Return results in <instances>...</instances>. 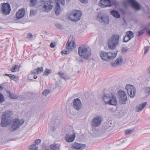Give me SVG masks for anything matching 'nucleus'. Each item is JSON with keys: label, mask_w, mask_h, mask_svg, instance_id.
<instances>
[{"label": "nucleus", "mask_w": 150, "mask_h": 150, "mask_svg": "<svg viewBox=\"0 0 150 150\" xmlns=\"http://www.w3.org/2000/svg\"><path fill=\"white\" fill-rule=\"evenodd\" d=\"M41 142V140L40 139H36L35 142L34 144L35 145H37L39 144Z\"/></svg>", "instance_id": "40"}, {"label": "nucleus", "mask_w": 150, "mask_h": 150, "mask_svg": "<svg viewBox=\"0 0 150 150\" xmlns=\"http://www.w3.org/2000/svg\"><path fill=\"white\" fill-rule=\"evenodd\" d=\"M11 115V112L10 111H6L3 113L1 122V126L3 127H6L10 122V117Z\"/></svg>", "instance_id": "7"}, {"label": "nucleus", "mask_w": 150, "mask_h": 150, "mask_svg": "<svg viewBox=\"0 0 150 150\" xmlns=\"http://www.w3.org/2000/svg\"><path fill=\"white\" fill-rule=\"evenodd\" d=\"M35 11L33 10H31L30 14V16H33L34 14Z\"/></svg>", "instance_id": "51"}, {"label": "nucleus", "mask_w": 150, "mask_h": 150, "mask_svg": "<svg viewBox=\"0 0 150 150\" xmlns=\"http://www.w3.org/2000/svg\"><path fill=\"white\" fill-rule=\"evenodd\" d=\"M97 19L100 23L108 24L109 21L108 16L103 13H99L97 17Z\"/></svg>", "instance_id": "10"}, {"label": "nucleus", "mask_w": 150, "mask_h": 150, "mask_svg": "<svg viewBox=\"0 0 150 150\" xmlns=\"http://www.w3.org/2000/svg\"><path fill=\"white\" fill-rule=\"evenodd\" d=\"M27 38L28 39L31 38L33 37V35L31 33H29L27 35Z\"/></svg>", "instance_id": "48"}, {"label": "nucleus", "mask_w": 150, "mask_h": 150, "mask_svg": "<svg viewBox=\"0 0 150 150\" xmlns=\"http://www.w3.org/2000/svg\"><path fill=\"white\" fill-rule=\"evenodd\" d=\"M100 55L101 59L103 61L107 62H110L116 57L117 54L115 52H101L100 53Z\"/></svg>", "instance_id": "5"}, {"label": "nucleus", "mask_w": 150, "mask_h": 150, "mask_svg": "<svg viewBox=\"0 0 150 150\" xmlns=\"http://www.w3.org/2000/svg\"><path fill=\"white\" fill-rule=\"evenodd\" d=\"M2 28H1V27H0V29H1Z\"/></svg>", "instance_id": "60"}, {"label": "nucleus", "mask_w": 150, "mask_h": 150, "mask_svg": "<svg viewBox=\"0 0 150 150\" xmlns=\"http://www.w3.org/2000/svg\"><path fill=\"white\" fill-rule=\"evenodd\" d=\"M119 35L117 34H114L108 39L107 43L108 47L113 49L115 48L119 43Z\"/></svg>", "instance_id": "4"}, {"label": "nucleus", "mask_w": 150, "mask_h": 150, "mask_svg": "<svg viewBox=\"0 0 150 150\" xmlns=\"http://www.w3.org/2000/svg\"><path fill=\"white\" fill-rule=\"evenodd\" d=\"M144 48L145 50L144 54H145L147 53V52L148 51L149 48V46H147L146 47H145Z\"/></svg>", "instance_id": "43"}, {"label": "nucleus", "mask_w": 150, "mask_h": 150, "mask_svg": "<svg viewBox=\"0 0 150 150\" xmlns=\"http://www.w3.org/2000/svg\"><path fill=\"white\" fill-rule=\"evenodd\" d=\"M24 122L23 120L15 119L11 122L9 127V129L11 132L16 130L18 129Z\"/></svg>", "instance_id": "8"}, {"label": "nucleus", "mask_w": 150, "mask_h": 150, "mask_svg": "<svg viewBox=\"0 0 150 150\" xmlns=\"http://www.w3.org/2000/svg\"><path fill=\"white\" fill-rule=\"evenodd\" d=\"M39 7L41 11L48 12L53 7V1L52 0H42L40 3Z\"/></svg>", "instance_id": "2"}, {"label": "nucleus", "mask_w": 150, "mask_h": 150, "mask_svg": "<svg viewBox=\"0 0 150 150\" xmlns=\"http://www.w3.org/2000/svg\"><path fill=\"white\" fill-rule=\"evenodd\" d=\"M76 60L77 62L81 63H83V61L81 58L79 57L77 58Z\"/></svg>", "instance_id": "44"}, {"label": "nucleus", "mask_w": 150, "mask_h": 150, "mask_svg": "<svg viewBox=\"0 0 150 150\" xmlns=\"http://www.w3.org/2000/svg\"><path fill=\"white\" fill-rule=\"evenodd\" d=\"M133 131L132 129H127L125 131V134L126 135H129L133 132Z\"/></svg>", "instance_id": "36"}, {"label": "nucleus", "mask_w": 150, "mask_h": 150, "mask_svg": "<svg viewBox=\"0 0 150 150\" xmlns=\"http://www.w3.org/2000/svg\"><path fill=\"white\" fill-rule=\"evenodd\" d=\"M11 75V74H5V75L7 76H8L9 77H10L11 76H10L9 75Z\"/></svg>", "instance_id": "55"}, {"label": "nucleus", "mask_w": 150, "mask_h": 150, "mask_svg": "<svg viewBox=\"0 0 150 150\" xmlns=\"http://www.w3.org/2000/svg\"><path fill=\"white\" fill-rule=\"evenodd\" d=\"M9 75L10 76H11L10 78L11 79L15 81H18V80L19 78L18 77L13 74L10 75Z\"/></svg>", "instance_id": "33"}, {"label": "nucleus", "mask_w": 150, "mask_h": 150, "mask_svg": "<svg viewBox=\"0 0 150 150\" xmlns=\"http://www.w3.org/2000/svg\"><path fill=\"white\" fill-rule=\"evenodd\" d=\"M51 71V70L50 69H46L45 70V73H44V74L46 76H47L48 74L50 73Z\"/></svg>", "instance_id": "38"}, {"label": "nucleus", "mask_w": 150, "mask_h": 150, "mask_svg": "<svg viewBox=\"0 0 150 150\" xmlns=\"http://www.w3.org/2000/svg\"><path fill=\"white\" fill-rule=\"evenodd\" d=\"M149 26H150V23H149Z\"/></svg>", "instance_id": "59"}, {"label": "nucleus", "mask_w": 150, "mask_h": 150, "mask_svg": "<svg viewBox=\"0 0 150 150\" xmlns=\"http://www.w3.org/2000/svg\"><path fill=\"white\" fill-rule=\"evenodd\" d=\"M7 93L8 94V96L11 98L16 99L17 98L16 96L14 95L12 93H11L10 91H7Z\"/></svg>", "instance_id": "30"}, {"label": "nucleus", "mask_w": 150, "mask_h": 150, "mask_svg": "<svg viewBox=\"0 0 150 150\" xmlns=\"http://www.w3.org/2000/svg\"><path fill=\"white\" fill-rule=\"evenodd\" d=\"M102 117L100 115H97L93 117L91 121L92 127H95L99 126L102 122Z\"/></svg>", "instance_id": "11"}, {"label": "nucleus", "mask_w": 150, "mask_h": 150, "mask_svg": "<svg viewBox=\"0 0 150 150\" xmlns=\"http://www.w3.org/2000/svg\"><path fill=\"white\" fill-rule=\"evenodd\" d=\"M109 124L111 125H109V122L107 124V125L108 126H109L108 127V129H109V130L110 129H113V125L110 122Z\"/></svg>", "instance_id": "42"}, {"label": "nucleus", "mask_w": 150, "mask_h": 150, "mask_svg": "<svg viewBox=\"0 0 150 150\" xmlns=\"http://www.w3.org/2000/svg\"><path fill=\"white\" fill-rule=\"evenodd\" d=\"M80 1L83 3H86V0H80Z\"/></svg>", "instance_id": "52"}, {"label": "nucleus", "mask_w": 150, "mask_h": 150, "mask_svg": "<svg viewBox=\"0 0 150 150\" xmlns=\"http://www.w3.org/2000/svg\"><path fill=\"white\" fill-rule=\"evenodd\" d=\"M19 69H18V66L16 65H14L13 66L12 68L11 69V71L13 72H15L17 70L18 71Z\"/></svg>", "instance_id": "35"}, {"label": "nucleus", "mask_w": 150, "mask_h": 150, "mask_svg": "<svg viewBox=\"0 0 150 150\" xmlns=\"http://www.w3.org/2000/svg\"><path fill=\"white\" fill-rule=\"evenodd\" d=\"M43 71L42 67L38 68L35 69L33 71L32 74H38L42 72Z\"/></svg>", "instance_id": "25"}, {"label": "nucleus", "mask_w": 150, "mask_h": 150, "mask_svg": "<svg viewBox=\"0 0 150 150\" xmlns=\"http://www.w3.org/2000/svg\"><path fill=\"white\" fill-rule=\"evenodd\" d=\"M127 50H128L127 48L123 47H122L121 51L122 53H125L127 52Z\"/></svg>", "instance_id": "41"}, {"label": "nucleus", "mask_w": 150, "mask_h": 150, "mask_svg": "<svg viewBox=\"0 0 150 150\" xmlns=\"http://www.w3.org/2000/svg\"><path fill=\"white\" fill-rule=\"evenodd\" d=\"M25 15V11L24 8L19 9L16 13V18L19 20L23 18Z\"/></svg>", "instance_id": "19"}, {"label": "nucleus", "mask_w": 150, "mask_h": 150, "mask_svg": "<svg viewBox=\"0 0 150 150\" xmlns=\"http://www.w3.org/2000/svg\"><path fill=\"white\" fill-rule=\"evenodd\" d=\"M102 99L106 104L115 105L117 104L116 98L113 95L105 94L102 97Z\"/></svg>", "instance_id": "6"}, {"label": "nucleus", "mask_w": 150, "mask_h": 150, "mask_svg": "<svg viewBox=\"0 0 150 150\" xmlns=\"http://www.w3.org/2000/svg\"><path fill=\"white\" fill-rule=\"evenodd\" d=\"M82 15V13L81 11L75 10L70 12L68 18L72 21H77L80 19Z\"/></svg>", "instance_id": "9"}, {"label": "nucleus", "mask_w": 150, "mask_h": 150, "mask_svg": "<svg viewBox=\"0 0 150 150\" xmlns=\"http://www.w3.org/2000/svg\"><path fill=\"white\" fill-rule=\"evenodd\" d=\"M86 146L85 144L74 143L72 144L71 147L73 149L81 150L84 149Z\"/></svg>", "instance_id": "20"}, {"label": "nucleus", "mask_w": 150, "mask_h": 150, "mask_svg": "<svg viewBox=\"0 0 150 150\" xmlns=\"http://www.w3.org/2000/svg\"><path fill=\"white\" fill-rule=\"evenodd\" d=\"M78 52L81 58L85 59L89 58L91 55V50L89 47L84 45L79 47Z\"/></svg>", "instance_id": "1"}, {"label": "nucleus", "mask_w": 150, "mask_h": 150, "mask_svg": "<svg viewBox=\"0 0 150 150\" xmlns=\"http://www.w3.org/2000/svg\"><path fill=\"white\" fill-rule=\"evenodd\" d=\"M30 1V6H34L37 3L38 0H29Z\"/></svg>", "instance_id": "34"}, {"label": "nucleus", "mask_w": 150, "mask_h": 150, "mask_svg": "<svg viewBox=\"0 0 150 150\" xmlns=\"http://www.w3.org/2000/svg\"><path fill=\"white\" fill-rule=\"evenodd\" d=\"M76 47V45L74 41L73 37L70 36L65 46L66 50H63L62 51V54L65 55L69 54L70 52L75 48Z\"/></svg>", "instance_id": "3"}, {"label": "nucleus", "mask_w": 150, "mask_h": 150, "mask_svg": "<svg viewBox=\"0 0 150 150\" xmlns=\"http://www.w3.org/2000/svg\"><path fill=\"white\" fill-rule=\"evenodd\" d=\"M148 33L149 35H150V30L148 31Z\"/></svg>", "instance_id": "58"}, {"label": "nucleus", "mask_w": 150, "mask_h": 150, "mask_svg": "<svg viewBox=\"0 0 150 150\" xmlns=\"http://www.w3.org/2000/svg\"><path fill=\"white\" fill-rule=\"evenodd\" d=\"M29 149L30 150H37L38 149V146L33 144L29 146Z\"/></svg>", "instance_id": "31"}, {"label": "nucleus", "mask_w": 150, "mask_h": 150, "mask_svg": "<svg viewBox=\"0 0 150 150\" xmlns=\"http://www.w3.org/2000/svg\"><path fill=\"white\" fill-rule=\"evenodd\" d=\"M111 14L114 17L118 18L120 17V15L118 11L115 10H113L110 11Z\"/></svg>", "instance_id": "24"}, {"label": "nucleus", "mask_w": 150, "mask_h": 150, "mask_svg": "<svg viewBox=\"0 0 150 150\" xmlns=\"http://www.w3.org/2000/svg\"><path fill=\"white\" fill-rule=\"evenodd\" d=\"M33 78L35 79H36L37 78V76L36 75H34Z\"/></svg>", "instance_id": "53"}, {"label": "nucleus", "mask_w": 150, "mask_h": 150, "mask_svg": "<svg viewBox=\"0 0 150 150\" xmlns=\"http://www.w3.org/2000/svg\"><path fill=\"white\" fill-rule=\"evenodd\" d=\"M147 103L146 102H144L142 104L137 105L135 108L136 111L139 112L141 111L145 107Z\"/></svg>", "instance_id": "22"}, {"label": "nucleus", "mask_w": 150, "mask_h": 150, "mask_svg": "<svg viewBox=\"0 0 150 150\" xmlns=\"http://www.w3.org/2000/svg\"><path fill=\"white\" fill-rule=\"evenodd\" d=\"M55 26L58 28H62V25L59 24H55Z\"/></svg>", "instance_id": "50"}, {"label": "nucleus", "mask_w": 150, "mask_h": 150, "mask_svg": "<svg viewBox=\"0 0 150 150\" xmlns=\"http://www.w3.org/2000/svg\"><path fill=\"white\" fill-rule=\"evenodd\" d=\"M148 72L150 74V67L148 69Z\"/></svg>", "instance_id": "54"}, {"label": "nucleus", "mask_w": 150, "mask_h": 150, "mask_svg": "<svg viewBox=\"0 0 150 150\" xmlns=\"http://www.w3.org/2000/svg\"><path fill=\"white\" fill-rule=\"evenodd\" d=\"M99 5L102 8L110 6L111 5V2L110 0H100L99 3Z\"/></svg>", "instance_id": "18"}, {"label": "nucleus", "mask_w": 150, "mask_h": 150, "mask_svg": "<svg viewBox=\"0 0 150 150\" xmlns=\"http://www.w3.org/2000/svg\"><path fill=\"white\" fill-rule=\"evenodd\" d=\"M126 35L129 38L130 40L133 37L134 34L131 31L127 32L126 33Z\"/></svg>", "instance_id": "26"}, {"label": "nucleus", "mask_w": 150, "mask_h": 150, "mask_svg": "<svg viewBox=\"0 0 150 150\" xmlns=\"http://www.w3.org/2000/svg\"><path fill=\"white\" fill-rule=\"evenodd\" d=\"M50 91L49 90L46 89L43 92V95L45 96H46L48 94L50 93Z\"/></svg>", "instance_id": "37"}, {"label": "nucleus", "mask_w": 150, "mask_h": 150, "mask_svg": "<svg viewBox=\"0 0 150 150\" xmlns=\"http://www.w3.org/2000/svg\"><path fill=\"white\" fill-rule=\"evenodd\" d=\"M117 95L120 101L123 104L125 103V101L127 100V95L125 93L122 91H119L117 92Z\"/></svg>", "instance_id": "13"}, {"label": "nucleus", "mask_w": 150, "mask_h": 150, "mask_svg": "<svg viewBox=\"0 0 150 150\" xmlns=\"http://www.w3.org/2000/svg\"><path fill=\"white\" fill-rule=\"evenodd\" d=\"M56 1H58V2H60L61 4L64 5L65 4L64 0H56Z\"/></svg>", "instance_id": "45"}, {"label": "nucleus", "mask_w": 150, "mask_h": 150, "mask_svg": "<svg viewBox=\"0 0 150 150\" xmlns=\"http://www.w3.org/2000/svg\"><path fill=\"white\" fill-rule=\"evenodd\" d=\"M73 106L77 110H80L81 107V103L79 98H76L74 100L73 102Z\"/></svg>", "instance_id": "17"}, {"label": "nucleus", "mask_w": 150, "mask_h": 150, "mask_svg": "<svg viewBox=\"0 0 150 150\" xmlns=\"http://www.w3.org/2000/svg\"><path fill=\"white\" fill-rule=\"evenodd\" d=\"M55 46V43H51L50 44V47L51 48H54Z\"/></svg>", "instance_id": "49"}, {"label": "nucleus", "mask_w": 150, "mask_h": 150, "mask_svg": "<svg viewBox=\"0 0 150 150\" xmlns=\"http://www.w3.org/2000/svg\"><path fill=\"white\" fill-rule=\"evenodd\" d=\"M145 94L148 96L150 94V87H147L144 89V90Z\"/></svg>", "instance_id": "28"}, {"label": "nucleus", "mask_w": 150, "mask_h": 150, "mask_svg": "<svg viewBox=\"0 0 150 150\" xmlns=\"http://www.w3.org/2000/svg\"><path fill=\"white\" fill-rule=\"evenodd\" d=\"M127 2L130 4L136 10H139L141 8L139 3L135 0H126Z\"/></svg>", "instance_id": "15"}, {"label": "nucleus", "mask_w": 150, "mask_h": 150, "mask_svg": "<svg viewBox=\"0 0 150 150\" xmlns=\"http://www.w3.org/2000/svg\"><path fill=\"white\" fill-rule=\"evenodd\" d=\"M11 10L10 6L8 4L6 3L2 5L1 11L3 13L6 14H9Z\"/></svg>", "instance_id": "16"}, {"label": "nucleus", "mask_w": 150, "mask_h": 150, "mask_svg": "<svg viewBox=\"0 0 150 150\" xmlns=\"http://www.w3.org/2000/svg\"><path fill=\"white\" fill-rule=\"evenodd\" d=\"M58 146L57 144H53L51 145L50 148L52 150H57Z\"/></svg>", "instance_id": "32"}, {"label": "nucleus", "mask_w": 150, "mask_h": 150, "mask_svg": "<svg viewBox=\"0 0 150 150\" xmlns=\"http://www.w3.org/2000/svg\"><path fill=\"white\" fill-rule=\"evenodd\" d=\"M124 5L126 7H127V4H126L125 2L124 3Z\"/></svg>", "instance_id": "57"}, {"label": "nucleus", "mask_w": 150, "mask_h": 150, "mask_svg": "<svg viewBox=\"0 0 150 150\" xmlns=\"http://www.w3.org/2000/svg\"><path fill=\"white\" fill-rule=\"evenodd\" d=\"M62 78H64V79H69V78L64 75V74L62 72H59L57 73Z\"/></svg>", "instance_id": "29"}, {"label": "nucleus", "mask_w": 150, "mask_h": 150, "mask_svg": "<svg viewBox=\"0 0 150 150\" xmlns=\"http://www.w3.org/2000/svg\"><path fill=\"white\" fill-rule=\"evenodd\" d=\"M130 39L126 35L124 38V41L125 42H127Z\"/></svg>", "instance_id": "39"}, {"label": "nucleus", "mask_w": 150, "mask_h": 150, "mask_svg": "<svg viewBox=\"0 0 150 150\" xmlns=\"http://www.w3.org/2000/svg\"><path fill=\"white\" fill-rule=\"evenodd\" d=\"M60 2H58V1H56V5L55 7V12L57 15H59L61 11L60 7Z\"/></svg>", "instance_id": "23"}, {"label": "nucleus", "mask_w": 150, "mask_h": 150, "mask_svg": "<svg viewBox=\"0 0 150 150\" xmlns=\"http://www.w3.org/2000/svg\"><path fill=\"white\" fill-rule=\"evenodd\" d=\"M128 94L131 98H134L136 94V90L135 87L129 84L127 85L125 87Z\"/></svg>", "instance_id": "12"}, {"label": "nucleus", "mask_w": 150, "mask_h": 150, "mask_svg": "<svg viewBox=\"0 0 150 150\" xmlns=\"http://www.w3.org/2000/svg\"><path fill=\"white\" fill-rule=\"evenodd\" d=\"M121 143H124L125 145H126L128 143V142L127 140L125 139V140H123L122 142Z\"/></svg>", "instance_id": "47"}, {"label": "nucleus", "mask_w": 150, "mask_h": 150, "mask_svg": "<svg viewBox=\"0 0 150 150\" xmlns=\"http://www.w3.org/2000/svg\"><path fill=\"white\" fill-rule=\"evenodd\" d=\"M75 137V134L73 133L72 134H66L65 138L67 142H72Z\"/></svg>", "instance_id": "21"}, {"label": "nucleus", "mask_w": 150, "mask_h": 150, "mask_svg": "<svg viewBox=\"0 0 150 150\" xmlns=\"http://www.w3.org/2000/svg\"><path fill=\"white\" fill-rule=\"evenodd\" d=\"M2 87L0 86V90H2ZM5 101V98L3 95L1 93H0V103H3Z\"/></svg>", "instance_id": "27"}, {"label": "nucleus", "mask_w": 150, "mask_h": 150, "mask_svg": "<svg viewBox=\"0 0 150 150\" xmlns=\"http://www.w3.org/2000/svg\"><path fill=\"white\" fill-rule=\"evenodd\" d=\"M123 57L122 56H120L117 57L115 62H111L110 64L111 67H116L122 65L123 63Z\"/></svg>", "instance_id": "14"}, {"label": "nucleus", "mask_w": 150, "mask_h": 150, "mask_svg": "<svg viewBox=\"0 0 150 150\" xmlns=\"http://www.w3.org/2000/svg\"><path fill=\"white\" fill-rule=\"evenodd\" d=\"M144 33V32L143 30H140L139 31L138 33V36H141Z\"/></svg>", "instance_id": "46"}, {"label": "nucleus", "mask_w": 150, "mask_h": 150, "mask_svg": "<svg viewBox=\"0 0 150 150\" xmlns=\"http://www.w3.org/2000/svg\"><path fill=\"white\" fill-rule=\"evenodd\" d=\"M50 147H49V146H48V147H47V146H46V147H45V149H46V150H48V149H50Z\"/></svg>", "instance_id": "56"}]
</instances>
